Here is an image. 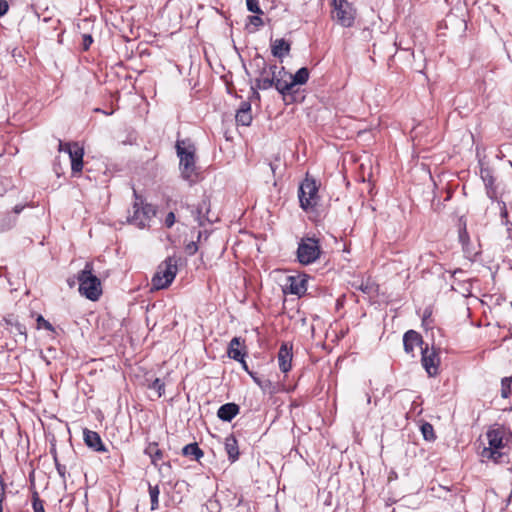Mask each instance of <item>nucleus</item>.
Instances as JSON below:
<instances>
[{"mask_svg": "<svg viewBox=\"0 0 512 512\" xmlns=\"http://www.w3.org/2000/svg\"><path fill=\"white\" fill-rule=\"evenodd\" d=\"M488 447L482 451V457L493 460L495 463L503 461V457L507 456L506 451L512 441V433L509 429L502 425H494L489 428L486 433Z\"/></svg>", "mask_w": 512, "mask_h": 512, "instance_id": "1", "label": "nucleus"}, {"mask_svg": "<svg viewBox=\"0 0 512 512\" xmlns=\"http://www.w3.org/2000/svg\"><path fill=\"white\" fill-rule=\"evenodd\" d=\"M79 292L91 301H96L102 294L100 279L93 273V264L87 262L78 274Z\"/></svg>", "mask_w": 512, "mask_h": 512, "instance_id": "2", "label": "nucleus"}, {"mask_svg": "<svg viewBox=\"0 0 512 512\" xmlns=\"http://www.w3.org/2000/svg\"><path fill=\"white\" fill-rule=\"evenodd\" d=\"M251 67L255 69V87L260 90H268L273 87L275 74L279 69L277 65H268L264 57L256 55L251 61Z\"/></svg>", "mask_w": 512, "mask_h": 512, "instance_id": "3", "label": "nucleus"}, {"mask_svg": "<svg viewBox=\"0 0 512 512\" xmlns=\"http://www.w3.org/2000/svg\"><path fill=\"white\" fill-rule=\"evenodd\" d=\"M184 142H177L176 149L179 157L180 171L183 179L194 183L197 181L198 172L195 160V148L193 146L183 147Z\"/></svg>", "mask_w": 512, "mask_h": 512, "instance_id": "4", "label": "nucleus"}, {"mask_svg": "<svg viewBox=\"0 0 512 512\" xmlns=\"http://www.w3.org/2000/svg\"><path fill=\"white\" fill-rule=\"evenodd\" d=\"M177 270V260L173 257H168L158 266L156 273L152 277V289L161 290L169 287L176 277Z\"/></svg>", "mask_w": 512, "mask_h": 512, "instance_id": "5", "label": "nucleus"}, {"mask_svg": "<svg viewBox=\"0 0 512 512\" xmlns=\"http://www.w3.org/2000/svg\"><path fill=\"white\" fill-rule=\"evenodd\" d=\"M321 248L319 241L315 238H302L298 243L297 259L303 265H309L319 259Z\"/></svg>", "mask_w": 512, "mask_h": 512, "instance_id": "6", "label": "nucleus"}, {"mask_svg": "<svg viewBox=\"0 0 512 512\" xmlns=\"http://www.w3.org/2000/svg\"><path fill=\"white\" fill-rule=\"evenodd\" d=\"M298 197L303 210L313 209L318 202V187L314 179L305 178L299 186Z\"/></svg>", "mask_w": 512, "mask_h": 512, "instance_id": "7", "label": "nucleus"}, {"mask_svg": "<svg viewBox=\"0 0 512 512\" xmlns=\"http://www.w3.org/2000/svg\"><path fill=\"white\" fill-rule=\"evenodd\" d=\"M58 151L64 152L68 155L71 162V170L73 174H78L82 171L84 149L78 142L64 143L60 140Z\"/></svg>", "mask_w": 512, "mask_h": 512, "instance_id": "8", "label": "nucleus"}, {"mask_svg": "<svg viewBox=\"0 0 512 512\" xmlns=\"http://www.w3.org/2000/svg\"><path fill=\"white\" fill-rule=\"evenodd\" d=\"M154 216L155 209L152 205L135 202L133 205V214L130 216L129 220L135 226L144 228L149 225V222Z\"/></svg>", "mask_w": 512, "mask_h": 512, "instance_id": "9", "label": "nucleus"}, {"mask_svg": "<svg viewBox=\"0 0 512 512\" xmlns=\"http://www.w3.org/2000/svg\"><path fill=\"white\" fill-rule=\"evenodd\" d=\"M333 18L344 27H351L354 23L355 12L346 0H333Z\"/></svg>", "mask_w": 512, "mask_h": 512, "instance_id": "10", "label": "nucleus"}, {"mask_svg": "<svg viewBox=\"0 0 512 512\" xmlns=\"http://www.w3.org/2000/svg\"><path fill=\"white\" fill-rule=\"evenodd\" d=\"M465 272L462 270H456L453 273V281L451 284L452 290L461 294L464 297H468L472 294L473 281L471 278H466Z\"/></svg>", "mask_w": 512, "mask_h": 512, "instance_id": "11", "label": "nucleus"}, {"mask_svg": "<svg viewBox=\"0 0 512 512\" xmlns=\"http://www.w3.org/2000/svg\"><path fill=\"white\" fill-rule=\"evenodd\" d=\"M422 365L430 377H434L438 374L440 357L439 354L434 350H429L428 347L422 348Z\"/></svg>", "mask_w": 512, "mask_h": 512, "instance_id": "12", "label": "nucleus"}, {"mask_svg": "<svg viewBox=\"0 0 512 512\" xmlns=\"http://www.w3.org/2000/svg\"><path fill=\"white\" fill-rule=\"evenodd\" d=\"M292 359V345L289 343H282L277 354L278 366L282 373L286 374L291 370Z\"/></svg>", "mask_w": 512, "mask_h": 512, "instance_id": "13", "label": "nucleus"}, {"mask_svg": "<svg viewBox=\"0 0 512 512\" xmlns=\"http://www.w3.org/2000/svg\"><path fill=\"white\" fill-rule=\"evenodd\" d=\"M289 77H291V74L288 73L284 67L279 68L275 74L273 87L282 95H286L294 87L292 79Z\"/></svg>", "mask_w": 512, "mask_h": 512, "instance_id": "14", "label": "nucleus"}, {"mask_svg": "<svg viewBox=\"0 0 512 512\" xmlns=\"http://www.w3.org/2000/svg\"><path fill=\"white\" fill-rule=\"evenodd\" d=\"M307 280L302 276H289L285 284V291L301 296L307 290Z\"/></svg>", "mask_w": 512, "mask_h": 512, "instance_id": "15", "label": "nucleus"}, {"mask_svg": "<svg viewBox=\"0 0 512 512\" xmlns=\"http://www.w3.org/2000/svg\"><path fill=\"white\" fill-rule=\"evenodd\" d=\"M83 435H84V442L88 447L92 448L93 450H95L97 452L106 451V448L103 445L102 440L97 432L91 431L89 429H84Z\"/></svg>", "mask_w": 512, "mask_h": 512, "instance_id": "16", "label": "nucleus"}, {"mask_svg": "<svg viewBox=\"0 0 512 512\" xmlns=\"http://www.w3.org/2000/svg\"><path fill=\"white\" fill-rule=\"evenodd\" d=\"M423 343L421 335L414 331L409 330L403 336V345L407 353H413L415 347Z\"/></svg>", "mask_w": 512, "mask_h": 512, "instance_id": "17", "label": "nucleus"}, {"mask_svg": "<svg viewBox=\"0 0 512 512\" xmlns=\"http://www.w3.org/2000/svg\"><path fill=\"white\" fill-rule=\"evenodd\" d=\"M209 207H210L209 201L207 199H203L198 204L195 211H193L194 218L200 226H203L206 222H211V220L207 216V214L209 212Z\"/></svg>", "mask_w": 512, "mask_h": 512, "instance_id": "18", "label": "nucleus"}, {"mask_svg": "<svg viewBox=\"0 0 512 512\" xmlns=\"http://www.w3.org/2000/svg\"><path fill=\"white\" fill-rule=\"evenodd\" d=\"M241 339L239 337H234L228 347V356L236 361L243 363L245 369H247L246 363L244 361V353L240 350Z\"/></svg>", "mask_w": 512, "mask_h": 512, "instance_id": "19", "label": "nucleus"}, {"mask_svg": "<svg viewBox=\"0 0 512 512\" xmlns=\"http://www.w3.org/2000/svg\"><path fill=\"white\" fill-rule=\"evenodd\" d=\"M480 176L485 183V186L487 189V196L490 199H495L496 198V190L494 187L495 179L492 175V171L489 168L482 167L480 170Z\"/></svg>", "mask_w": 512, "mask_h": 512, "instance_id": "20", "label": "nucleus"}, {"mask_svg": "<svg viewBox=\"0 0 512 512\" xmlns=\"http://www.w3.org/2000/svg\"><path fill=\"white\" fill-rule=\"evenodd\" d=\"M239 413V406L235 403H226L218 409L217 416L223 420L230 422Z\"/></svg>", "mask_w": 512, "mask_h": 512, "instance_id": "21", "label": "nucleus"}, {"mask_svg": "<svg viewBox=\"0 0 512 512\" xmlns=\"http://www.w3.org/2000/svg\"><path fill=\"white\" fill-rule=\"evenodd\" d=\"M271 52L274 57L282 59L290 52V44L284 39H276L271 45Z\"/></svg>", "mask_w": 512, "mask_h": 512, "instance_id": "22", "label": "nucleus"}, {"mask_svg": "<svg viewBox=\"0 0 512 512\" xmlns=\"http://www.w3.org/2000/svg\"><path fill=\"white\" fill-rule=\"evenodd\" d=\"M236 122L243 126L250 125L252 121L251 105L247 102H243L240 109L236 113Z\"/></svg>", "mask_w": 512, "mask_h": 512, "instance_id": "23", "label": "nucleus"}, {"mask_svg": "<svg viewBox=\"0 0 512 512\" xmlns=\"http://www.w3.org/2000/svg\"><path fill=\"white\" fill-rule=\"evenodd\" d=\"M225 450L231 462H235L239 457L238 442L233 435L226 437L224 442Z\"/></svg>", "mask_w": 512, "mask_h": 512, "instance_id": "24", "label": "nucleus"}, {"mask_svg": "<svg viewBox=\"0 0 512 512\" xmlns=\"http://www.w3.org/2000/svg\"><path fill=\"white\" fill-rule=\"evenodd\" d=\"M144 453L150 457L151 463L158 467V461L163 458V452L159 449L158 444L155 442L149 443Z\"/></svg>", "mask_w": 512, "mask_h": 512, "instance_id": "25", "label": "nucleus"}, {"mask_svg": "<svg viewBox=\"0 0 512 512\" xmlns=\"http://www.w3.org/2000/svg\"><path fill=\"white\" fill-rule=\"evenodd\" d=\"M182 454L186 457H192L194 460H199L203 457L204 453L199 448L197 443H190L183 447Z\"/></svg>", "mask_w": 512, "mask_h": 512, "instance_id": "26", "label": "nucleus"}, {"mask_svg": "<svg viewBox=\"0 0 512 512\" xmlns=\"http://www.w3.org/2000/svg\"><path fill=\"white\" fill-rule=\"evenodd\" d=\"M459 240L462 244V247L465 251V253L471 257L476 255L478 252L475 250L474 247H470V238L465 228L461 229L459 232Z\"/></svg>", "mask_w": 512, "mask_h": 512, "instance_id": "27", "label": "nucleus"}, {"mask_svg": "<svg viewBox=\"0 0 512 512\" xmlns=\"http://www.w3.org/2000/svg\"><path fill=\"white\" fill-rule=\"evenodd\" d=\"M292 84L295 85H303L309 79V70L306 67L300 68L294 75L291 74Z\"/></svg>", "mask_w": 512, "mask_h": 512, "instance_id": "28", "label": "nucleus"}, {"mask_svg": "<svg viewBox=\"0 0 512 512\" xmlns=\"http://www.w3.org/2000/svg\"><path fill=\"white\" fill-rule=\"evenodd\" d=\"M23 209H24V206L16 205L14 207V214L15 215H7V217H5L2 220V223H1L2 230H8L11 227H13L15 225V223H16V215L19 214Z\"/></svg>", "mask_w": 512, "mask_h": 512, "instance_id": "29", "label": "nucleus"}, {"mask_svg": "<svg viewBox=\"0 0 512 512\" xmlns=\"http://www.w3.org/2000/svg\"><path fill=\"white\" fill-rule=\"evenodd\" d=\"M159 494L160 489L158 485H149V495L151 499V510H156L159 507Z\"/></svg>", "mask_w": 512, "mask_h": 512, "instance_id": "30", "label": "nucleus"}, {"mask_svg": "<svg viewBox=\"0 0 512 512\" xmlns=\"http://www.w3.org/2000/svg\"><path fill=\"white\" fill-rule=\"evenodd\" d=\"M512 377H505L501 381V396L503 398H509L512 392Z\"/></svg>", "mask_w": 512, "mask_h": 512, "instance_id": "31", "label": "nucleus"}, {"mask_svg": "<svg viewBox=\"0 0 512 512\" xmlns=\"http://www.w3.org/2000/svg\"><path fill=\"white\" fill-rule=\"evenodd\" d=\"M32 507L34 512H45L43 501L37 491L32 493Z\"/></svg>", "mask_w": 512, "mask_h": 512, "instance_id": "32", "label": "nucleus"}, {"mask_svg": "<svg viewBox=\"0 0 512 512\" xmlns=\"http://www.w3.org/2000/svg\"><path fill=\"white\" fill-rule=\"evenodd\" d=\"M421 431L426 440H433L435 438L433 426L429 423H424L421 426Z\"/></svg>", "mask_w": 512, "mask_h": 512, "instance_id": "33", "label": "nucleus"}, {"mask_svg": "<svg viewBox=\"0 0 512 512\" xmlns=\"http://www.w3.org/2000/svg\"><path fill=\"white\" fill-rule=\"evenodd\" d=\"M247 9L250 12L256 13V14H262L263 11L259 7V0H246Z\"/></svg>", "mask_w": 512, "mask_h": 512, "instance_id": "34", "label": "nucleus"}, {"mask_svg": "<svg viewBox=\"0 0 512 512\" xmlns=\"http://www.w3.org/2000/svg\"><path fill=\"white\" fill-rule=\"evenodd\" d=\"M37 328L40 329V328H44L48 331H54V328L52 326V324L45 320L44 317L42 315H38L37 319Z\"/></svg>", "mask_w": 512, "mask_h": 512, "instance_id": "35", "label": "nucleus"}, {"mask_svg": "<svg viewBox=\"0 0 512 512\" xmlns=\"http://www.w3.org/2000/svg\"><path fill=\"white\" fill-rule=\"evenodd\" d=\"M150 388L156 390L159 397L164 393V383L159 378L152 382Z\"/></svg>", "mask_w": 512, "mask_h": 512, "instance_id": "36", "label": "nucleus"}, {"mask_svg": "<svg viewBox=\"0 0 512 512\" xmlns=\"http://www.w3.org/2000/svg\"><path fill=\"white\" fill-rule=\"evenodd\" d=\"M175 214L173 212H169L165 218V225L166 227L170 228L175 223Z\"/></svg>", "mask_w": 512, "mask_h": 512, "instance_id": "37", "label": "nucleus"}, {"mask_svg": "<svg viewBox=\"0 0 512 512\" xmlns=\"http://www.w3.org/2000/svg\"><path fill=\"white\" fill-rule=\"evenodd\" d=\"M9 9L8 2L6 0H0V17L4 16Z\"/></svg>", "mask_w": 512, "mask_h": 512, "instance_id": "38", "label": "nucleus"}, {"mask_svg": "<svg viewBox=\"0 0 512 512\" xmlns=\"http://www.w3.org/2000/svg\"><path fill=\"white\" fill-rule=\"evenodd\" d=\"M5 489H6V484L4 483L3 478L0 475V502H3L5 499Z\"/></svg>", "mask_w": 512, "mask_h": 512, "instance_id": "39", "label": "nucleus"}, {"mask_svg": "<svg viewBox=\"0 0 512 512\" xmlns=\"http://www.w3.org/2000/svg\"><path fill=\"white\" fill-rule=\"evenodd\" d=\"M93 42V39L90 35H84L83 36V46H84V49L87 50L90 45L92 44Z\"/></svg>", "mask_w": 512, "mask_h": 512, "instance_id": "40", "label": "nucleus"}, {"mask_svg": "<svg viewBox=\"0 0 512 512\" xmlns=\"http://www.w3.org/2000/svg\"><path fill=\"white\" fill-rule=\"evenodd\" d=\"M250 22L255 26H260L263 24V21L259 16H251Z\"/></svg>", "mask_w": 512, "mask_h": 512, "instance_id": "41", "label": "nucleus"}, {"mask_svg": "<svg viewBox=\"0 0 512 512\" xmlns=\"http://www.w3.org/2000/svg\"><path fill=\"white\" fill-rule=\"evenodd\" d=\"M57 470L61 476L64 475V467H61L60 465H57Z\"/></svg>", "mask_w": 512, "mask_h": 512, "instance_id": "42", "label": "nucleus"}, {"mask_svg": "<svg viewBox=\"0 0 512 512\" xmlns=\"http://www.w3.org/2000/svg\"><path fill=\"white\" fill-rule=\"evenodd\" d=\"M502 216L507 217V211L505 209L502 211Z\"/></svg>", "mask_w": 512, "mask_h": 512, "instance_id": "43", "label": "nucleus"}, {"mask_svg": "<svg viewBox=\"0 0 512 512\" xmlns=\"http://www.w3.org/2000/svg\"><path fill=\"white\" fill-rule=\"evenodd\" d=\"M371 402V397L370 395H367V403L369 404Z\"/></svg>", "mask_w": 512, "mask_h": 512, "instance_id": "44", "label": "nucleus"}, {"mask_svg": "<svg viewBox=\"0 0 512 512\" xmlns=\"http://www.w3.org/2000/svg\"><path fill=\"white\" fill-rule=\"evenodd\" d=\"M0 512H3V502H0Z\"/></svg>", "mask_w": 512, "mask_h": 512, "instance_id": "45", "label": "nucleus"}]
</instances>
